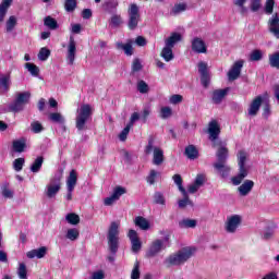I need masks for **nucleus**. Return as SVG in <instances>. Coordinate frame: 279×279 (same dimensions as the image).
I'll use <instances>...</instances> for the list:
<instances>
[{
  "label": "nucleus",
  "instance_id": "nucleus-26",
  "mask_svg": "<svg viewBox=\"0 0 279 279\" xmlns=\"http://www.w3.org/2000/svg\"><path fill=\"white\" fill-rule=\"evenodd\" d=\"M26 147H27V142L23 137L20 140H15L12 143V149L16 154H23V151H25Z\"/></svg>",
  "mask_w": 279,
  "mask_h": 279
},
{
  "label": "nucleus",
  "instance_id": "nucleus-21",
  "mask_svg": "<svg viewBox=\"0 0 279 279\" xmlns=\"http://www.w3.org/2000/svg\"><path fill=\"white\" fill-rule=\"evenodd\" d=\"M252 189H254V181L246 180L243 182L242 185L238 187V193L240 194L241 197H247V195L252 193Z\"/></svg>",
  "mask_w": 279,
  "mask_h": 279
},
{
  "label": "nucleus",
  "instance_id": "nucleus-49",
  "mask_svg": "<svg viewBox=\"0 0 279 279\" xmlns=\"http://www.w3.org/2000/svg\"><path fill=\"white\" fill-rule=\"evenodd\" d=\"M131 279H141V264L138 260L135 262L131 272Z\"/></svg>",
  "mask_w": 279,
  "mask_h": 279
},
{
  "label": "nucleus",
  "instance_id": "nucleus-11",
  "mask_svg": "<svg viewBox=\"0 0 279 279\" xmlns=\"http://www.w3.org/2000/svg\"><path fill=\"white\" fill-rule=\"evenodd\" d=\"M242 218L239 215H233L227 218V221L225 223V230L229 234H234L236 230L239 229V226H241Z\"/></svg>",
  "mask_w": 279,
  "mask_h": 279
},
{
  "label": "nucleus",
  "instance_id": "nucleus-2",
  "mask_svg": "<svg viewBox=\"0 0 279 279\" xmlns=\"http://www.w3.org/2000/svg\"><path fill=\"white\" fill-rule=\"evenodd\" d=\"M93 106L88 104L82 105L76 110L75 128L78 132H86L88 130V122L93 118Z\"/></svg>",
  "mask_w": 279,
  "mask_h": 279
},
{
  "label": "nucleus",
  "instance_id": "nucleus-7",
  "mask_svg": "<svg viewBox=\"0 0 279 279\" xmlns=\"http://www.w3.org/2000/svg\"><path fill=\"white\" fill-rule=\"evenodd\" d=\"M128 14H129L128 27L129 29H131V32H134V29L138 27V23H141V11L138 9V5L136 3L130 4Z\"/></svg>",
  "mask_w": 279,
  "mask_h": 279
},
{
  "label": "nucleus",
  "instance_id": "nucleus-34",
  "mask_svg": "<svg viewBox=\"0 0 279 279\" xmlns=\"http://www.w3.org/2000/svg\"><path fill=\"white\" fill-rule=\"evenodd\" d=\"M197 227V220L185 218L179 221V228L181 229H187V228H196Z\"/></svg>",
  "mask_w": 279,
  "mask_h": 279
},
{
  "label": "nucleus",
  "instance_id": "nucleus-46",
  "mask_svg": "<svg viewBox=\"0 0 279 279\" xmlns=\"http://www.w3.org/2000/svg\"><path fill=\"white\" fill-rule=\"evenodd\" d=\"M0 86L3 90H8L10 88V75L0 74Z\"/></svg>",
  "mask_w": 279,
  "mask_h": 279
},
{
  "label": "nucleus",
  "instance_id": "nucleus-52",
  "mask_svg": "<svg viewBox=\"0 0 279 279\" xmlns=\"http://www.w3.org/2000/svg\"><path fill=\"white\" fill-rule=\"evenodd\" d=\"M75 8H77V1L76 0H65V2H64L65 11L75 12Z\"/></svg>",
  "mask_w": 279,
  "mask_h": 279
},
{
  "label": "nucleus",
  "instance_id": "nucleus-28",
  "mask_svg": "<svg viewBox=\"0 0 279 279\" xmlns=\"http://www.w3.org/2000/svg\"><path fill=\"white\" fill-rule=\"evenodd\" d=\"M13 0H2L0 4V23L5 21V15L8 14V10H10V5H12Z\"/></svg>",
  "mask_w": 279,
  "mask_h": 279
},
{
  "label": "nucleus",
  "instance_id": "nucleus-32",
  "mask_svg": "<svg viewBox=\"0 0 279 279\" xmlns=\"http://www.w3.org/2000/svg\"><path fill=\"white\" fill-rule=\"evenodd\" d=\"M45 162V157H37L31 166L32 173H38L43 169V163Z\"/></svg>",
  "mask_w": 279,
  "mask_h": 279
},
{
  "label": "nucleus",
  "instance_id": "nucleus-37",
  "mask_svg": "<svg viewBox=\"0 0 279 279\" xmlns=\"http://www.w3.org/2000/svg\"><path fill=\"white\" fill-rule=\"evenodd\" d=\"M182 12H186V3H177L171 9L170 14L171 16H178V14H182Z\"/></svg>",
  "mask_w": 279,
  "mask_h": 279
},
{
  "label": "nucleus",
  "instance_id": "nucleus-43",
  "mask_svg": "<svg viewBox=\"0 0 279 279\" xmlns=\"http://www.w3.org/2000/svg\"><path fill=\"white\" fill-rule=\"evenodd\" d=\"M16 23H17L16 16L11 15L5 24L8 34L14 31V27H16Z\"/></svg>",
  "mask_w": 279,
  "mask_h": 279
},
{
  "label": "nucleus",
  "instance_id": "nucleus-29",
  "mask_svg": "<svg viewBox=\"0 0 279 279\" xmlns=\"http://www.w3.org/2000/svg\"><path fill=\"white\" fill-rule=\"evenodd\" d=\"M161 58L165 60V62H171L175 56H173V48L165 45V47L161 50L160 53Z\"/></svg>",
  "mask_w": 279,
  "mask_h": 279
},
{
  "label": "nucleus",
  "instance_id": "nucleus-58",
  "mask_svg": "<svg viewBox=\"0 0 279 279\" xmlns=\"http://www.w3.org/2000/svg\"><path fill=\"white\" fill-rule=\"evenodd\" d=\"M149 114H151V107L149 106L144 107L141 114V120L143 121V123H147V118L149 117Z\"/></svg>",
  "mask_w": 279,
  "mask_h": 279
},
{
  "label": "nucleus",
  "instance_id": "nucleus-20",
  "mask_svg": "<svg viewBox=\"0 0 279 279\" xmlns=\"http://www.w3.org/2000/svg\"><path fill=\"white\" fill-rule=\"evenodd\" d=\"M134 44V40L129 39L126 44H123L121 41L116 43V48L119 51H124L125 56H133L134 54V48L132 45Z\"/></svg>",
  "mask_w": 279,
  "mask_h": 279
},
{
  "label": "nucleus",
  "instance_id": "nucleus-38",
  "mask_svg": "<svg viewBox=\"0 0 279 279\" xmlns=\"http://www.w3.org/2000/svg\"><path fill=\"white\" fill-rule=\"evenodd\" d=\"M119 8V0H109L104 3V10L106 12H114Z\"/></svg>",
  "mask_w": 279,
  "mask_h": 279
},
{
  "label": "nucleus",
  "instance_id": "nucleus-50",
  "mask_svg": "<svg viewBox=\"0 0 279 279\" xmlns=\"http://www.w3.org/2000/svg\"><path fill=\"white\" fill-rule=\"evenodd\" d=\"M49 119L52 123H64V117H62V113L52 112L49 114Z\"/></svg>",
  "mask_w": 279,
  "mask_h": 279
},
{
  "label": "nucleus",
  "instance_id": "nucleus-53",
  "mask_svg": "<svg viewBox=\"0 0 279 279\" xmlns=\"http://www.w3.org/2000/svg\"><path fill=\"white\" fill-rule=\"evenodd\" d=\"M137 90L142 95H145V94L149 93V85H147L145 81H138L137 82Z\"/></svg>",
  "mask_w": 279,
  "mask_h": 279
},
{
  "label": "nucleus",
  "instance_id": "nucleus-15",
  "mask_svg": "<svg viewBox=\"0 0 279 279\" xmlns=\"http://www.w3.org/2000/svg\"><path fill=\"white\" fill-rule=\"evenodd\" d=\"M192 51L194 53H206L208 51V47L202 38L194 37L192 39Z\"/></svg>",
  "mask_w": 279,
  "mask_h": 279
},
{
  "label": "nucleus",
  "instance_id": "nucleus-59",
  "mask_svg": "<svg viewBox=\"0 0 279 279\" xmlns=\"http://www.w3.org/2000/svg\"><path fill=\"white\" fill-rule=\"evenodd\" d=\"M130 130H132V126H129L126 124V126L119 134V140L122 141V142L126 141L128 140V134H130Z\"/></svg>",
  "mask_w": 279,
  "mask_h": 279
},
{
  "label": "nucleus",
  "instance_id": "nucleus-31",
  "mask_svg": "<svg viewBox=\"0 0 279 279\" xmlns=\"http://www.w3.org/2000/svg\"><path fill=\"white\" fill-rule=\"evenodd\" d=\"M183 195V199H180L178 202L179 204V208H186L187 206H191L193 208V206H195L193 204V201H191V198H189V192H186V190L184 192H181Z\"/></svg>",
  "mask_w": 279,
  "mask_h": 279
},
{
  "label": "nucleus",
  "instance_id": "nucleus-30",
  "mask_svg": "<svg viewBox=\"0 0 279 279\" xmlns=\"http://www.w3.org/2000/svg\"><path fill=\"white\" fill-rule=\"evenodd\" d=\"M185 156L190 160H195L198 158L199 151H197V148L195 147V145H189L185 147Z\"/></svg>",
  "mask_w": 279,
  "mask_h": 279
},
{
  "label": "nucleus",
  "instance_id": "nucleus-24",
  "mask_svg": "<svg viewBox=\"0 0 279 279\" xmlns=\"http://www.w3.org/2000/svg\"><path fill=\"white\" fill-rule=\"evenodd\" d=\"M178 43H182V34L171 33V35L165 40V45L170 48H174Z\"/></svg>",
  "mask_w": 279,
  "mask_h": 279
},
{
  "label": "nucleus",
  "instance_id": "nucleus-40",
  "mask_svg": "<svg viewBox=\"0 0 279 279\" xmlns=\"http://www.w3.org/2000/svg\"><path fill=\"white\" fill-rule=\"evenodd\" d=\"M128 190L121 185H118L113 189V193L111 194L117 201L121 199L122 195H125Z\"/></svg>",
  "mask_w": 279,
  "mask_h": 279
},
{
  "label": "nucleus",
  "instance_id": "nucleus-47",
  "mask_svg": "<svg viewBox=\"0 0 279 279\" xmlns=\"http://www.w3.org/2000/svg\"><path fill=\"white\" fill-rule=\"evenodd\" d=\"M45 130V128L43 126V124L39 121H33L31 123V131L34 134H40V132H43Z\"/></svg>",
  "mask_w": 279,
  "mask_h": 279
},
{
  "label": "nucleus",
  "instance_id": "nucleus-1",
  "mask_svg": "<svg viewBox=\"0 0 279 279\" xmlns=\"http://www.w3.org/2000/svg\"><path fill=\"white\" fill-rule=\"evenodd\" d=\"M193 254H195L194 247H183L177 253L169 255L163 263L167 267H180V265H184V263L191 259Z\"/></svg>",
  "mask_w": 279,
  "mask_h": 279
},
{
  "label": "nucleus",
  "instance_id": "nucleus-33",
  "mask_svg": "<svg viewBox=\"0 0 279 279\" xmlns=\"http://www.w3.org/2000/svg\"><path fill=\"white\" fill-rule=\"evenodd\" d=\"M44 25L45 27H48V29L56 31L60 25L58 24V21L56 19L51 17L50 15L46 16L44 19Z\"/></svg>",
  "mask_w": 279,
  "mask_h": 279
},
{
  "label": "nucleus",
  "instance_id": "nucleus-54",
  "mask_svg": "<svg viewBox=\"0 0 279 279\" xmlns=\"http://www.w3.org/2000/svg\"><path fill=\"white\" fill-rule=\"evenodd\" d=\"M263 60V52L260 50H253L250 54L251 62H258Z\"/></svg>",
  "mask_w": 279,
  "mask_h": 279
},
{
  "label": "nucleus",
  "instance_id": "nucleus-39",
  "mask_svg": "<svg viewBox=\"0 0 279 279\" xmlns=\"http://www.w3.org/2000/svg\"><path fill=\"white\" fill-rule=\"evenodd\" d=\"M65 236L69 241H77L80 239V230L76 228L68 229Z\"/></svg>",
  "mask_w": 279,
  "mask_h": 279
},
{
  "label": "nucleus",
  "instance_id": "nucleus-27",
  "mask_svg": "<svg viewBox=\"0 0 279 279\" xmlns=\"http://www.w3.org/2000/svg\"><path fill=\"white\" fill-rule=\"evenodd\" d=\"M228 95V89H216L213 93L211 101L213 104L219 105L223 101V98Z\"/></svg>",
  "mask_w": 279,
  "mask_h": 279
},
{
  "label": "nucleus",
  "instance_id": "nucleus-57",
  "mask_svg": "<svg viewBox=\"0 0 279 279\" xmlns=\"http://www.w3.org/2000/svg\"><path fill=\"white\" fill-rule=\"evenodd\" d=\"M17 275L20 279H27V266H25V264H20Z\"/></svg>",
  "mask_w": 279,
  "mask_h": 279
},
{
  "label": "nucleus",
  "instance_id": "nucleus-61",
  "mask_svg": "<svg viewBox=\"0 0 279 279\" xmlns=\"http://www.w3.org/2000/svg\"><path fill=\"white\" fill-rule=\"evenodd\" d=\"M143 69V64L141 63L140 59H134L132 63V71L133 73H137Z\"/></svg>",
  "mask_w": 279,
  "mask_h": 279
},
{
  "label": "nucleus",
  "instance_id": "nucleus-5",
  "mask_svg": "<svg viewBox=\"0 0 279 279\" xmlns=\"http://www.w3.org/2000/svg\"><path fill=\"white\" fill-rule=\"evenodd\" d=\"M170 235H166L163 239H157L151 242L148 251L146 252L147 258H154L155 256H158L162 250H167L169 247L170 243Z\"/></svg>",
  "mask_w": 279,
  "mask_h": 279
},
{
  "label": "nucleus",
  "instance_id": "nucleus-48",
  "mask_svg": "<svg viewBox=\"0 0 279 279\" xmlns=\"http://www.w3.org/2000/svg\"><path fill=\"white\" fill-rule=\"evenodd\" d=\"M25 68L34 77H37V75L40 73V69H38V65L34 63H26Z\"/></svg>",
  "mask_w": 279,
  "mask_h": 279
},
{
  "label": "nucleus",
  "instance_id": "nucleus-41",
  "mask_svg": "<svg viewBox=\"0 0 279 279\" xmlns=\"http://www.w3.org/2000/svg\"><path fill=\"white\" fill-rule=\"evenodd\" d=\"M49 56H51V50H49L47 47H44L38 52V60L46 62V60H49Z\"/></svg>",
  "mask_w": 279,
  "mask_h": 279
},
{
  "label": "nucleus",
  "instance_id": "nucleus-62",
  "mask_svg": "<svg viewBox=\"0 0 279 279\" xmlns=\"http://www.w3.org/2000/svg\"><path fill=\"white\" fill-rule=\"evenodd\" d=\"M201 82L204 88H208V86L210 85V74H201Z\"/></svg>",
  "mask_w": 279,
  "mask_h": 279
},
{
  "label": "nucleus",
  "instance_id": "nucleus-25",
  "mask_svg": "<svg viewBox=\"0 0 279 279\" xmlns=\"http://www.w3.org/2000/svg\"><path fill=\"white\" fill-rule=\"evenodd\" d=\"M27 258H45L47 256V247L41 246L39 248L32 250L26 253Z\"/></svg>",
  "mask_w": 279,
  "mask_h": 279
},
{
  "label": "nucleus",
  "instance_id": "nucleus-36",
  "mask_svg": "<svg viewBox=\"0 0 279 279\" xmlns=\"http://www.w3.org/2000/svg\"><path fill=\"white\" fill-rule=\"evenodd\" d=\"M158 178H160V172H158V170L151 169L149 171L148 175L146 177V182L150 186H154V184H156V180H158Z\"/></svg>",
  "mask_w": 279,
  "mask_h": 279
},
{
  "label": "nucleus",
  "instance_id": "nucleus-22",
  "mask_svg": "<svg viewBox=\"0 0 279 279\" xmlns=\"http://www.w3.org/2000/svg\"><path fill=\"white\" fill-rule=\"evenodd\" d=\"M165 162V151L160 147H155L153 151V165L160 167Z\"/></svg>",
  "mask_w": 279,
  "mask_h": 279
},
{
  "label": "nucleus",
  "instance_id": "nucleus-56",
  "mask_svg": "<svg viewBox=\"0 0 279 279\" xmlns=\"http://www.w3.org/2000/svg\"><path fill=\"white\" fill-rule=\"evenodd\" d=\"M172 180H173V182H174V184H177V186L179 187V191L181 192V193H184L186 190L184 189V186H182V175H180V174H174L173 177H172Z\"/></svg>",
  "mask_w": 279,
  "mask_h": 279
},
{
  "label": "nucleus",
  "instance_id": "nucleus-19",
  "mask_svg": "<svg viewBox=\"0 0 279 279\" xmlns=\"http://www.w3.org/2000/svg\"><path fill=\"white\" fill-rule=\"evenodd\" d=\"M260 106H263V96H257L248 107V116L256 117L258 114V110H260Z\"/></svg>",
  "mask_w": 279,
  "mask_h": 279
},
{
  "label": "nucleus",
  "instance_id": "nucleus-45",
  "mask_svg": "<svg viewBox=\"0 0 279 279\" xmlns=\"http://www.w3.org/2000/svg\"><path fill=\"white\" fill-rule=\"evenodd\" d=\"M269 64L272 69H278L279 71V51L269 56Z\"/></svg>",
  "mask_w": 279,
  "mask_h": 279
},
{
  "label": "nucleus",
  "instance_id": "nucleus-14",
  "mask_svg": "<svg viewBox=\"0 0 279 279\" xmlns=\"http://www.w3.org/2000/svg\"><path fill=\"white\" fill-rule=\"evenodd\" d=\"M128 236L131 241L132 252H134V254H138V252H141V247H143L141 240L138 239V233L136 230L131 229L129 230Z\"/></svg>",
  "mask_w": 279,
  "mask_h": 279
},
{
  "label": "nucleus",
  "instance_id": "nucleus-55",
  "mask_svg": "<svg viewBox=\"0 0 279 279\" xmlns=\"http://www.w3.org/2000/svg\"><path fill=\"white\" fill-rule=\"evenodd\" d=\"M25 165V158H17L13 161L14 171H23V167Z\"/></svg>",
  "mask_w": 279,
  "mask_h": 279
},
{
  "label": "nucleus",
  "instance_id": "nucleus-12",
  "mask_svg": "<svg viewBox=\"0 0 279 279\" xmlns=\"http://www.w3.org/2000/svg\"><path fill=\"white\" fill-rule=\"evenodd\" d=\"M75 53H77V44L75 43V37L70 36L66 53V60L70 66H73L75 62Z\"/></svg>",
  "mask_w": 279,
  "mask_h": 279
},
{
  "label": "nucleus",
  "instance_id": "nucleus-4",
  "mask_svg": "<svg viewBox=\"0 0 279 279\" xmlns=\"http://www.w3.org/2000/svg\"><path fill=\"white\" fill-rule=\"evenodd\" d=\"M109 252L114 256L119 252V223L113 221L111 222L108 234H107Z\"/></svg>",
  "mask_w": 279,
  "mask_h": 279
},
{
  "label": "nucleus",
  "instance_id": "nucleus-16",
  "mask_svg": "<svg viewBox=\"0 0 279 279\" xmlns=\"http://www.w3.org/2000/svg\"><path fill=\"white\" fill-rule=\"evenodd\" d=\"M268 29L275 38H279V16L275 13L268 21Z\"/></svg>",
  "mask_w": 279,
  "mask_h": 279
},
{
  "label": "nucleus",
  "instance_id": "nucleus-42",
  "mask_svg": "<svg viewBox=\"0 0 279 279\" xmlns=\"http://www.w3.org/2000/svg\"><path fill=\"white\" fill-rule=\"evenodd\" d=\"M1 193L2 197H5V199H12L14 197V191L8 187V183L1 186Z\"/></svg>",
  "mask_w": 279,
  "mask_h": 279
},
{
  "label": "nucleus",
  "instance_id": "nucleus-18",
  "mask_svg": "<svg viewBox=\"0 0 279 279\" xmlns=\"http://www.w3.org/2000/svg\"><path fill=\"white\" fill-rule=\"evenodd\" d=\"M214 169L217 175H220V178L226 179L230 175L231 168L229 167L228 162L214 163Z\"/></svg>",
  "mask_w": 279,
  "mask_h": 279
},
{
  "label": "nucleus",
  "instance_id": "nucleus-44",
  "mask_svg": "<svg viewBox=\"0 0 279 279\" xmlns=\"http://www.w3.org/2000/svg\"><path fill=\"white\" fill-rule=\"evenodd\" d=\"M65 221H68V223H70L71 226H77V223H80V216L77 214H68L65 216Z\"/></svg>",
  "mask_w": 279,
  "mask_h": 279
},
{
  "label": "nucleus",
  "instance_id": "nucleus-51",
  "mask_svg": "<svg viewBox=\"0 0 279 279\" xmlns=\"http://www.w3.org/2000/svg\"><path fill=\"white\" fill-rule=\"evenodd\" d=\"M153 197H154V204H159L160 206H165L166 201H165V194H162V192H155Z\"/></svg>",
  "mask_w": 279,
  "mask_h": 279
},
{
  "label": "nucleus",
  "instance_id": "nucleus-9",
  "mask_svg": "<svg viewBox=\"0 0 279 279\" xmlns=\"http://www.w3.org/2000/svg\"><path fill=\"white\" fill-rule=\"evenodd\" d=\"M207 132L209 134V141L214 143V147H217V145H221V142L217 144V140L221 134V128L219 126V122H217V120H211L209 122Z\"/></svg>",
  "mask_w": 279,
  "mask_h": 279
},
{
  "label": "nucleus",
  "instance_id": "nucleus-60",
  "mask_svg": "<svg viewBox=\"0 0 279 279\" xmlns=\"http://www.w3.org/2000/svg\"><path fill=\"white\" fill-rule=\"evenodd\" d=\"M183 99L184 98L182 97V95L174 94L170 97V104H172L173 106H178V104H182Z\"/></svg>",
  "mask_w": 279,
  "mask_h": 279
},
{
  "label": "nucleus",
  "instance_id": "nucleus-13",
  "mask_svg": "<svg viewBox=\"0 0 279 279\" xmlns=\"http://www.w3.org/2000/svg\"><path fill=\"white\" fill-rule=\"evenodd\" d=\"M245 61L239 60L235 61L232 65V68L228 72V80L229 82H234V80H239L241 76V69H243V64Z\"/></svg>",
  "mask_w": 279,
  "mask_h": 279
},
{
  "label": "nucleus",
  "instance_id": "nucleus-63",
  "mask_svg": "<svg viewBox=\"0 0 279 279\" xmlns=\"http://www.w3.org/2000/svg\"><path fill=\"white\" fill-rule=\"evenodd\" d=\"M140 119H141V113H138V112H133V113L131 114L130 122L128 123V125H129L130 128H133V126H134V123H135L136 121H138Z\"/></svg>",
  "mask_w": 279,
  "mask_h": 279
},
{
  "label": "nucleus",
  "instance_id": "nucleus-3",
  "mask_svg": "<svg viewBox=\"0 0 279 279\" xmlns=\"http://www.w3.org/2000/svg\"><path fill=\"white\" fill-rule=\"evenodd\" d=\"M245 162H247V153L245 150L238 151L239 173L231 179L234 186H239V184H241V182H243V180H245L250 173V170H247V167H245Z\"/></svg>",
  "mask_w": 279,
  "mask_h": 279
},
{
  "label": "nucleus",
  "instance_id": "nucleus-64",
  "mask_svg": "<svg viewBox=\"0 0 279 279\" xmlns=\"http://www.w3.org/2000/svg\"><path fill=\"white\" fill-rule=\"evenodd\" d=\"M121 23H123L121 15H113L111 17V25H113V27H119V25H121Z\"/></svg>",
  "mask_w": 279,
  "mask_h": 279
},
{
  "label": "nucleus",
  "instance_id": "nucleus-23",
  "mask_svg": "<svg viewBox=\"0 0 279 279\" xmlns=\"http://www.w3.org/2000/svg\"><path fill=\"white\" fill-rule=\"evenodd\" d=\"M229 150L226 146H220L216 151V163L228 162Z\"/></svg>",
  "mask_w": 279,
  "mask_h": 279
},
{
  "label": "nucleus",
  "instance_id": "nucleus-10",
  "mask_svg": "<svg viewBox=\"0 0 279 279\" xmlns=\"http://www.w3.org/2000/svg\"><path fill=\"white\" fill-rule=\"evenodd\" d=\"M75 186H77V171L71 170L66 179L68 194L65 198L68 199V202H71V199H73V191H75Z\"/></svg>",
  "mask_w": 279,
  "mask_h": 279
},
{
  "label": "nucleus",
  "instance_id": "nucleus-6",
  "mask_svg": "<svg viewBox=\"0 0 279 279\" xmlns=\"http://www.w3.org/2000/svg\"><path fill=\"white\" fill-rule=\"evenodd\" d=\"M31 97L32 94L29 92L17 94L15 101L9 106V110H11V112H23V110H25V106L29 104Z\"/></svg>",
  "mask_w": 279,
  "mask_h": 279
},
{
  "label": "nucleus",
  "instance_id": "nucleus-8",
  "mask_svg": "<svg viewBox=\"0 0 279 279\" xmlns=\"http://www.w3.org/2000/svg\"><path fill=\"white\" fill-rule=\"evenodd\" d=\"M62 189V183L60 182V177H54L50 179L49 183L46 185L45 195L48 199H53L60 193Z\"/></svg>",
  "mask_w": 279,
  "mask_h": 279
},
{
  "label": "nucleus",
  "instance_id": "nucleus-17",
  "mask_svg": "<svg viewBox=\"0 0 279 279\" xmlns=\"http://www.w3.org/2000/svg\"><path fill=\"white\" fill-rule=\"evenodd\" d=\"M204 182H206L205 174H197L193 184L189 185V193H197L202 186H204Z\"/></svg>",
  "mask_w": 279,
  "mask_h": 279
},
{
  "label": "nucleus",
  "instance_id": "nucleus-35",
  "mask_svg": "<svg viewBox=\"0 0 279 279\" xmlns=\"http://www.w3.org/2000/svg\"><path fill=\"white\" fill-rule=\"evenodd\" d=\"M135 226L141 230H149V221L143 216H137L134 220Z\"/></svg>",
  "mask_w": 279,
  "mask_h": 279
}]
</instances>
